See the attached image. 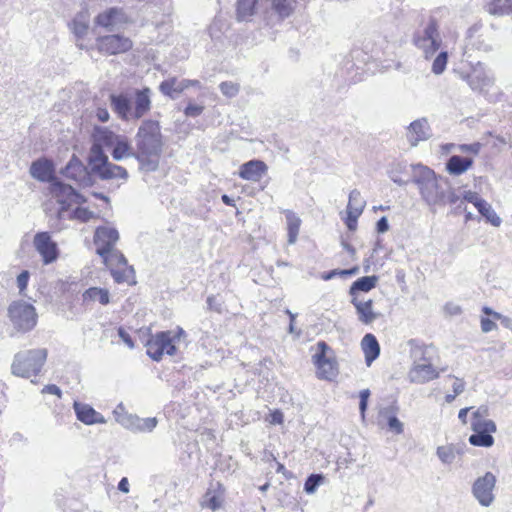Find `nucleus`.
Here are the masks:
<instances>
[{
  "instance_id": "1",
  "label": "nucleus",
  "mask_w": 512,
  "mask_h": 512,
  "mask_svg": "<svg viewBox=\"0 0 512 512\" xmlns=\"http://www.w3.org/2000/svg\"><path fill=\"white\" fill-rule=\"evenodd\" d=\"M410 167L411 183L417 187L421 200L431 211L460 200L446 177L437 175L434 170L422 164H412Z\"/></svg>"
},
{
  "instance_id": "2",
  "label": "nucleus",
  "mask_w": 512,
  "mask_h": 512,
  "mask_svg": "<svg viewBox=\"0 0 512 512\" xmlns=\"http://www.w3.org/2000/svg\"><path fill=\"white\" fill-rule=\"evenodd\" d=\"M135 158L140 168L146 172H154L159 167L163 149L160 124L156 120H144L135 135Z\"/></svg>"
},
{
  "instance_id": "3",
  "label": "nucleus",
  "mask_w": 512,
  "mask_h": 512,
  "mask_svg": "<svg viewBox=\"0 0 512 512\" xmlns=\"http://www.w3.org/2000/svg\"><path fill=\"white\" fill-rule=\"evenodd\" d=\"M47 355L48 352L45 348L18 352L11 365L12 374L22 378L37 376L46 362Z\"/></svg>"
},
{
  "instance_id": "4",
  "label": "nucleus",
  "mask_w": 512,
  "mask_h": 512,
  "mask_svg": "<svg viewBox=\"0 0 512 512\" xmlns=\"http://www.w3.org/2000/svg\"><path fill=\"white\" fill-rule=\"evenodd\" d=\"M184 334L185 331L178 328L177 331H161L152 335L146 343L147 355L154 361H160L164 354L174 355L176 353V343L180 341Z\"/></svg>"
},
{
  "instance_id": "5",
  "label": "nucleus",
  "mask_w": 512,
  "mask_h": 512,
  "mask_svg": "<svg viewBox=\"0 0 512 512\" xmlns=\"http://www.w3.org/2000/svg\"><path fill=\"white\" fill-rule=\"evenodd\" d=\"M413 42L422 50L425 58L433 56L442 44L437 20L433 17L429 18L425 26L414 34Z\"/></svg>"
},
{
  "instance_id": "6",
  "label": "nucleus",
  "mask_w": 512,
  "mask_h": 512,
  "mask_svg": "<svg viewBox=\"0 0 512 512\" xmlns=\"http://www.w3.org/2000/svg\"><path fill=\"white\" fill-rule=\"evenodd\" d=\"M8 316L14 328L20 332L32 330L37 323L34 306L24 301L13 302L8 308Z\"/></svg>"
},
{
  "instance_id": "7",
  "label": "nucleus",
  "mask_w": 512,
  "mask_h": 512,
  "mask_svg": "<svg viewBox=\"0 0 512 512\" xmlns=\"http://www.w3.org/2000/svg\"><path fill=\"white\" fill-rule=\"evenodd\" d=\"M50 191L52 195L57 198V202L60 205L58 211L59 217H63L64 212H66L72 204H82L86 202V199L71 185L62 183L57 179L51 183Z\"/></svg>"
},
{
  "instance_id": "8",
  "label": "nucleus",
  "mask_w": 512,
  "mask_h": 512,
  "mask_svg": "<svg viewBox=\"0 0 512 512\" xmlns=\"http://www.w3.org/2000/svg\"><path fill=\"white\" fill-rule=\"evenodd\" d=\"M496 482V476L489 471L483 476L476 478L473 482L471 493L481 506L490 507L493 504Z\"/></svg>"
},
{
  "instance_id": "9",
  "label": "nucleus",
  "mask_w": 512,
  "mask_h": 512,
  "mask_svg": "<svg viewBox=\"0 0 512 512\" xmlns=\"http://www.w3.org/2000/svg\"><path fill=\"white\" fill-rule=\"evenodd\" d=\"M329 350L330 347L325 341L317 343V352L313 355V362L317 367V377L319 379L332 380L337 375L335 364L326 355Z\"/></svg>"
},
{
  "instance_id": "10",
  "label": "nucleus",
  "mask_w": 512,
  "mask_h": 512,
  "mask_svg": "<svg viewBox=\"0 0 512 512\" xmlns=\"http://www.w3.org/2000/svg\"><path fill=\"white\" fill-rule=\"evenodd\" d=\"M119 239L118 231L113 227L100 226L94 234V244L96 245L97 254L106 260L108 254L113 250L114 245Z\"/></svg>"
},
{
  "instance_id": "11",
  "label": "nucleus",
  "mask_w": 512,
  "mask_h": 512,
  "mask_svg": "<svg viewBox=\"0 0 512 512\" xmlns=\"http://www.w3.org/2000/svg\"><path fill=\"white\" fill-rule=\"evenodd\" d=\"M33 246L45 265L55 262L59 257L57 243L52 240L49 232H38L33 238Z\"/></svg>"
},
{
  "instance_id": "12",
  "label": "nucleus",
  "mask_w": 512,
  "mask_h": 512,
  "mask_svg": "<svg viewBox=\"0 0 512 512\" xmlns=\"http://www.w3.org/2000/svg\"><path fill=\"white\" fill-rule=\"evenodd\" d=\"M99 52L107 55L125 53L132 48V41L119 34L99 37L96 40Z\"/></svg>"
},
{
  "instance_id": "13",
  "label": "nucleus",
  "mask_w": 512,
  "mask_h": 512,
  "mask_svg": "<svg viewBox=\"0 0 512 512\" xmlns=\"http://www.w3.org/2000/svg\"><path fill=\"white\" fill-rule=\"evenodd\" d=\"M473 434L469 437V443L476 447H491L494 444L492 433L497 430L494 421L471 423Z\"/></svg>"
},
{
  "instance_id": "14",
  "label": "nucleus",
  "mask_w": 512,
  "mask_h": 512,
  "mask_svg": "<svg viewBox=\"0 0 512 512\" xmlns=\"http://www.w3.org/2000/svg\"><path fill=\"white\" fill-rule=\"evenodd\" d=\"M151 94L152 91L148 87L134 91V102L132 103L133 121L141 119L151 110Z\"/></svg>"
},
{
  "instance_id": "15",
  "label": "nucleus",
  "mask_w": 512,
  "mask_h": 512,
  "mask_svg": "<svg viewBox=\"0 0 512 512\" xmlns=\"http://www.w3.org/2000/svg\"><path fill=\"white\" fill-rule=\"evenodd\" d=\"M468 85L477 91H481L484 88L491 87L494 84V78L485 67L478 63L466 76Z\"/></svg>"
},
{
  "instance_id": "16",
  "label": "nucleus",
  "mask_w": 512,
  "mask_h": 512,
  "mask_svg": "<svg viewBox=\"0 0 512 512\" xmlns=\"http://www.w3.org/2000/svg\"><path fill=\"white\" fill-rule=\"evenodd\" d=\"M73 409L76 418L85 425L105 424L107 422L105 417L89 404L75 401Z\"/></svg>"
},
{
  "instance_id": "17",
  "label": "nucleus",
  "mask_w": 512,
  "mask_h": 512,
  "mask_svg": "<svg viewBox=\"0 0 512 512\" xmlns=\"http://www.w3.org/2000/svg\"><path fill=\"white\" fill-rule=\"evenodd\" d=\"M267 165L262 160L253 159L243 163L239 168V177L251 181L258 182L266 174Z\"/></svg>"
},
{
  "instance_id": "18",
  "label": "nucleus",
  "mask_w": 512,
  "mask_h": 512,
  "mask_svg": "<svg viewBox=\"0 0 512 512\" xmlns=\"http://www.w3.org/2000/svg\"><path fill=\"white\" fill-rule=\"evenodd\" d=\"M351 303L356 310L358 321L364 325H370L380 316V314L373 309L372 299L361 300L358 296H354L351 298Z\"/></svg>"
},
{
  "instance_id": "19",
  "label": "nucleus",
  "mask_w": 512,
  "mask_h": 512,
  "mask_svg": "<svg viewBox=\"0 0 512 512\" xmlns=\"http://www.w3.org/2000/svg\"><path fill=\"white\" fill-rule=\"evenodd\" d=\"M409 380L413 383L424 384L439 377V372L432 362L413 365L408 374Z\"/></svg>"
},
{
  "instance_id": "20",
  "label": "nucleus",
  "mask_w": 512,
  "mask_h": 512,
  "mask_svg": "<svg viewBox=\"0 0 512 512\" xmlns=\"http://www.w3.org/2000/svg\"><path fill=\"white\" fill-rule=\"evenodd\" d=\"M110 105L113 112L123 121H133L132 101L127 94H111Z\"/></svg>"
},
{
  "instance_id": "21",
  "label": "nucleus",
  "mask_w": 512,
  "mask_h": 512,
  "mask_svg": "<svg viewBox=\"0 0 512 512\" xmlns=\"http://www.w3.org/2000/svg\"><path fill=\"white\" fill-rule=\"evenodd\" d=\"M126 15L122 9L112 7L98 14L95 23L109 31H112L118 24L125 22Z\"/></svg>"
},
{
  "instance_id": "22",
  "label": "nucleus",
  "mask_w": 512,
  "mask_h": 512,
  "mask_svg": "<svg viewBox=\"0 0 512 512\" xmlns=\"http://www.w3.org/2000/svg\"><path fill=\"white\" fill-rule=\"evenodd\" d=\"M54 172L55 169L53 163L47 159H38L32 162L30 166L31 176L40 182L52 183L54 180H56L54 177Z\"/></svg>"
},
{
  "instance_id": "23",
  "label": "nucleus",
  "mask_w": 512,
  "mask_h": 512,
  "mask_svg": "<svg viewBox=\"0 0 512 512\" xmlns=\"http://www.w3.org/2000/svg\"><path fill=\"white\" fill-rule=\"evenodd\" d=\"M430 137V127L425 118L413 121L408 127L407 138L412 146Z\"/></svg>"
},
{
  "instance_id": "24",
  "label": "nucleus",
  "mask_w": 512,
  "mask_h": 512,
  "mask_svg": "<svg viewBox=\"0 0 512 512\" xmlns=\"http://www.w3.org/2000/svg\"><path fill=\"white\" fill-rule=\"evenodd\" d=\"M408 345L410 346V356L413 360V365L433 361V354L435 350L433 346L420 344L415 339L409 340Z\"/></svg>"
},
{
  "instance_id": "25",
  "label": "nucleus",
  "mask_w": 512,
  "mask_h": 512,
  "mask_svg": "<svg viewBox=\"0 0 512 512\" xmlns=\"http://www.w3.org/2000/svg\"><path fill=\"white\" fill-rule=\"evenodd\" d=\"M115 420L125 429L133 432H139L140 417L135 414L128 413L123 404H119L113 411Z\"/></svg>"
},
{
  "instance_id": "26",
  "label": "nucleus",
  "mask_w": 512,
  "mask_h": 512,
  "mask_svg": "<svg viewBox=\"0 0 512 512\" xmlns=\"http://www.w3.org/2000/svg\"><path fill=\"white\" fill-rule=\"evenodd\" d=\"M115 420L125 429L133 432H139L140 417L135 414L128 413L123 404H119L113 411Z\"/></svg>"
},
{
  "instance_id": "27",
  "label": "nucleus",
  "mask_w": 512,
  "mask_h": 512,
  "mask_svg": "<svg viewBox=\"0 0 512 512\" xmlns=\"http://www.w3.org/2000/svg\"><path fill=\"white\" fill-rule=\"evenodd\" d=\"M98 170L94 172L101 180L111 179H124L128 178L127 170L119 165L109 162V160L101 167H97Z\"/></svg>"
},
{
  "instance_id": "28",
  "label": "nucleus",
  "mask_w": 512,
  "mask_h": 512,
  "mask_svg": "<svg viewBox=\"0 0 512 512\" xmlns=\"http://www.w3.org/2000/svg\"><path fill=\"white\" fill-rule=\"evenodd\" d=\"M188 87L189 82H186V79L178 80L172 77L162 81L159 85V90L163 95L176 99Z\"/></svg>"
},
{
  "instance_id": "29",
  "label": "nucleus",
  "mask_w": 512,
  "mask_h": 512,
  "mask_svg": "<svg viewBox=\"0 0 512 512\" xmlns=\"http://www.w3.org/2000/svg\"><path fill=\"white\" fill-rule=\"evenodd\" d=\"M361 347L365 356V362L367 366H370L372 362L379 357L380 354V345L378 340L373 334L367 333L362 338Z\"/></svg>"
},
{
  "instance_id": "30",
  "label": "nucleus",
  "mask_w": 512,
  "mask_h": 512,
  "mask_svg": "<svg viewBox=\"0 0 512 512\" xmlns=\"http://www.w3.org/2000/svg\"><path fill=\"white\" fill-rule=\"evenodd\" d=\"M61 173L69 179L75 180L76 182L83 181L87 176L85 166L73 156L66 166L61 170Z\"/></svg>"
},
{
  "instance_id": "31",
  "label": "nucleus",
  "mask_w": 512,
  "mask_h": 512,
  "mask_svg": "<svg viewBox=\"0 0 512 512\" xmlns=\"http://www.w3.org/2000/svg\"><path fill=\"white\" fill-rule=\"evenodd\" d=\"M473 165L471 157L452 155L446 162V170L451 175H461Z\"/></svg>"
},
{
  "instance_id": "32",
  "label": "nucleus",
  "mask_w": 512,
  "mask_h": 512,
  "mask_svg": "<svg viewBox=\"0 0 512 512\" xmlns=\"http://www.w3.org/2000/svg\"><path fill=\"white\" fill-rule=\"evenodd\" d=\"M82 301L84 305H90L95 302L107 305L110 302V294L105 288L91 287L83 292Z\"/></svg>"
},
{
  "instance_id": "33",
  "label": "nucleus",
  "mask_w": 512,
  "mask_h": 512,
  "mask_svg": "<svg viewBox=\"0 0 512 512\" xmlns=\"http://www.w3.org/2000/svg\"><path fill=\"white\" fill-rule=\"evenodd\" d=\"M121 135L115 134L113 131L105 127H96L93 133V143L104 148H110L115 145Z\"/></svg>"
},
{
  "instance_id": "34",
  "label": "nucleus",
  "mask_w": 512,
  "mask_h": 512,
  "mask_svg": "<svg viewBox=\"0 0 512 512\" xmlns=\"http://www.w3.org/2000/svg\"><path fill=\"white\" fill-rule=\"evenodd\" d=\"M377 282L378 277L376 275L360 277L350 286L349 294L353 298L357 296L358 292H369L376 287Z\"/></svg>"
},
{
  "instance_id": "35",
  "label": "nucleus",
  "mask_w": 512,
  "mask_h": 512,
  "mask_svg": "<svg viewBox=\"0 0 512 512\" xmlns=\"http://www.w3.org/2000/svg\"><path fill=\"white\" fill-rule=\"evenodd\" d=\"M112 157L116 161H120L124 158L134 157L135 151H133L129 140L127 137L121 135L119 139L116 141L112 150Z\"/></svg>"
},
{
  "instance_id": "36",
  "label": "nucleus",
  "mask_w": 512,
  "mask_h": 512,
  "mask_svg": "<svg viewBox=\"0 0 512 512\" xmlns=\"http://www.w3.org/2000/svg\"><path fill=\"white\" fill-rule=\"evenodd\" d=\"M396 409L393 406L385 407L380 410L379 416L387 420L389 429L395 434H402L404 431L403 423L395 415Z\"/></svg>"
},
{
  "instance_id": "37",
  "label": "nucleus",
  "mask_w": 512,
  "mask_h": 512,
  "mask_svg": "<svg viewBox=\"0 0 512 512\" xmlns=\"http://www.w3.org/2000/svg\"><path fill=\"white\" fill-rule=\"evenodd\" d=\"M258 0H238L236 18L238 21H249L255 14Z\"/></svg>"
},
{
  "instance_id": "38",
  "label": "nucleus",
  "mask_w": 512,
  "mask_h": 512,
  "mask_svg": "<svg viewBox=\"0 0 512 512\" xmlns=\"http://www.w3.org/2000/svg\"><path fill=\"white\" fill-rule=\"evenodd\" d=\"M295 9V0H272V10L277 16V22L289 17Z\"/></svg>"
},
{
  "instance_id": "39",
  "label": "nucleus",
  "mask_w": 512,
  "mask_h": 512,
  "mask_svg": "<svg viewBox=\"0 0 512 512\" xmlns=\"http://www.w3.org/2000/svg\"><path fill=\"white\" fill-rule=\"evenodd\" d=\"M69 28L78 41L83 39L89 29V23L86 15L83 13L77 14L69 24Z\"/></svg>"
},
{
  "instance_id": "40",
  "label": "nucleus",
  "mask_w": 512,
  "mask_h": 512,
  "mask_svg": "<svg viewBox=\"0 0 512 512\" xmlns=\"http://www.w3.org/2000/svg\"><path fill=\"white\" fill-rule=\"evenodd\" d=\"M288 230V243L294 244L297 240L301 225L300 218L291 210H285Z\"/></svg>"
},
{
  "instance_id": "41",
  "label": "nucleus",
  "mask_w": 512,
  "mask_h": 512,
  "mask_svg": "<svg viewBox=\"0 0 512 512\" xmlns=\"http://www.w3.org/2000/svg\"><path fill=\"white\" fill-rule=\"evenodd\" d=\"M88 160L91 171L94 173L96 170H98L97 167H101L108 161V156L104 153L102 147L93 143L90 148Z\"/></svg>"
},
{
  "instance_id": "42",
  "label": "nucleus",
  "mask_w": 512,
  "mask_h": 512,
  "mask_svg": "<svg viewBox=\"0 0 512 512\" xmlns=\"http://www.w3.org/2000/svg\"><path fill=\"white\" fill-rule=\"evenodd\" d=\"M366 206V200L361 196V193L357 189H353L349 194V200L347 204L346 212H352L354 214H362Z\"/></svg>"
},
{
  "instance_id": "43",
  "label": "nucleus",
  "mask_w": 512,
  "mask_h": 512,
  "mask_svg": "<svg viewBox=\"0 0 512 512\" xmlns=\"http://www.w3.org/2000/svg\"><path fill=\"white\" fill-rule=\"evenodd\" d=\"M111 275L115 282L117 283H134V269L132 266H122V267H111L109 268Z\"/></svg>"
},
{
  "instance_id": "44",
  "label": "nucleus",
  "mask_w": 512,
  "mask_h": 512,
  "mask_svg": "<svg viewBox=\"0 0 512 512\" xmlns=\"http://www.w3.org/2000/svg\"><path fill=\"white\" fill-rule=\"evenodd\" d=\"M476 209L491 225L495 227H499L501 225V218L497 215L492 206L486 200L478 203Z\"/></svg>"
},
{
  "instance_id": "45",
  "label": "nucleus",
  "mask_w": 512,
  "mask_h": 512,
  "mask_svg": "<svg viewBox=\"0 0 512 512\" xmlns=\"http://www.w3.org/2000/svg\"><path fill=\"white\" fill-rule=\"evenodd\" d=\"M457 453L458 451L456 450L455 446L451 444L439 446L436 450L438 458L443 464L446 465H450L454 462Z\"/></svg>"
},
{
  "instance_id": "46",
  "label": "nucleus",
  "mask_w": 512,
  "mask_h": 512,
  "mask_svg": "<svg viewBox=\"0 0 512 512\" xmlns=\"http://www.w3.org/2000/svg\"><path fill=\"white\" fill-rule=\"evenodd\" d=\"M106 260H103L105 265L108 268L113 267V265H116L117 267H122L127 265V259L125 256L118 250H112L109 254Z\"/></svg>"
},
{
  "instance_id": "47",
  "label": "nucleus",
  "mask_w": 512,
  "mask_h": 512,
  "mask_svg": "<svg viewBox=\"0 0 512 512\" xmlns=\"http://www.w3.org/2000/svg\"><path fill=\"white\" fill-rule=\"evenodd\" d=\"M324 476L322 474H311L307 477L304 483V491L307 494H313L317 488L322 484Z\"/></svg>"
},
{
  "instance_id": "48",
  "label": "nucleus",
  "mask_w": 512,
  "mask_h": 512,
  "mask_svg": "<svg viewBox=\"0 0 512 512\" xmlns=\"http://www.w3.org/2000/svg\"><path fill=\"white\" fill-rule=\"evenodd\" d=\"M448 62V54L445 51L440 52L432 64V72L436 75L442 74Z\"/></svg>"
},
{
  "instance_id": "49",
  "label": "nucleus",
  "mask_w": 512,
  "mask_h": 512,
  "mask_svg": "<svg viewBox=\"0 0 512 512\" xmlns=\"http://www.w3.org/2000/svg\"><path fill=\"white\" fill-rule=\"evenodd\" d=\"M201 506L203 508H209V509L215 511L216 509L220 508L221 499L216 494L208 491L205 494L203 501L201 502Z\"/></svg>"
},
{
  "instance_id": "50",
  "label": "nucleus",
  "mask_w": 512,
  "mask_h": 512,
  "mask_svg": "<svg viewBox=\"0 0 512 512\" xmlns=\"http://www.w3.org/2000/svg\"><path fill=\"white\" fill-rule=\"evenodd\" d=\"M219 88L222 94L229 98L235 97L239 92V85L231 81L220 83Z\"/></svg>"
},
{
  "instance_id": "51",
  "label": "nucleus",
  "mask_w": 512,
  "mask_h": 512,
  "mask_svg": "<svg viewBox=\"0 0 512 512\" xmlns=\"http://www.w3.org/2000/svg\"><path fill=\"white\" fill-rule=\"evenodd\" d=\"M158 424L156 417L140 418L139 419V432L146 433L152 432Z\"/></svg>"
},
{
  "instance_id": "52",
  "label": "nucleus",
  "mask_w": 512,
  "mask_h": 512,
  "mask_svg": "<svg viewBox=\"0 0 512 512\" xmlns=\"http://www.w3.org/2000/svg\"><path fill=\"white\" fill-rule=\"evenodd\" d=\"M489 416V408L486 405H481L477 408L472 414V421L471 423H475L477 421L479 422H489L490 419H486V417Z\"/></svg>"
},
{
  "instance_id": "53",
  "label": "nucleus",
  "mask_w": 512,
  "mask_h": 512,
  "mask_svg": "<svg viewBox=\"0 0 512 512\" xmlns=\"http://www.w3.org/2000/svg\"><path fill=\"white\" fill-rule=\"evenodd\" d=\"M402 166L400 164H398L396 166V168H393L389 171V177L390 179L397 185L399 186H405L407 185L409 182H411V179L410 180H404L400 175V170H401Z\"/></svg>"
},
{
  "instance_id": "54",
  "label": "nucleus",
  "mask_w": 512,
  "mask_h": 512,
  "mask_svg": "<svg viewBox=\"0 0 512 512\" xmlns=\"http://www.w3.org/2000/svg\"><path fill=\"white\" fill-rule=\"evenodd\" d=\"M71 217L85 222L92 217V212L86 208L78 207L73 210Z\"/></svg>"
},
{
  "instance_id": "55",
  "label": "nucleus",
  "mask_w": 512,
  "mask_h": 512,
  "mask_svg": "<svg viewBox=\"0 0 512 512\" xmlns=\"http://www.w3.org/2000/svg\"><path fill=\"white\" fill-rule=\"evenodd\" d=\"M29 278H30V273L27 270H23L17 276V287L19 288L20 293H23V291L27 288Z\"/></svg>"
},
{
  "instance_id": "56",
  "label": "nucleus",
  "mask_w": 512,
  "mask_h": 512,
  "mask_svg": "<svg viewBox=\"0 0 512 512\" xmlns=\"http://www.w3.org/2000/svg\"><path fill=\"white\" fill-rule=\"evenodd\" d=\"M203 110H204L203 106L189 103L184 110V114L187 117H197L202 114Z\"/></svg>"
},
{
  "instance_id": "57",
  "label": "nucleus",
  "mask_w": 512,
  "mask_h": 512,
  "mask_svg": "<svg viewBox=\"0 0 512 512\" xmlns=\"http://www.w3.org/2000/svg\"><path fill=\"white\" fill-rule=\"evenodd\" d=\"M463 200L472 203L476 208L478 203L484 201L483 198L479 197L478 193L473 191H466L463 195Z\"/></svg>"
},
{
  "instance_id": "58",
  "label": "nucleus",
  "mask_w": 512,
  "mask_h": 512,
  "mask_svg": "<svg viewBox=\"0 0 512 512\" xmlns=\"http://www.w3.org/2000/svg\"><path fill=\"white\" fill-rule=\"evenodd\" d=\"M360 214H354L352 212H347V217L345 220V224L350 231H355L357 228V220Z\"/></svg>"
},
{
  "instance_id": "59",
  "label": "nucleus",
  "mask_w": 512,
  "mask_h": 512,
  "mask_svg": "<svg viewBox=\"0 0 512 512\" xmlns=\"http://www.w3.org/2000/svg\"><path fill=\"white\" fill-rule=\"evenodd\" d=\"M118 336L120 339L129 347L134 348V342L132 340V337L129 335V333L122 327H119L118 330Z\"/></svg>"
},
{
  "instance_id": "60",
  "label": "nucleus",
  "mask_w": 512,
  "mask_h": 512,
  "mask_svg": "<svg viewBox=\"0 0 512 512\" xmlns=\"http://www.w3.org/2000/svg\"><path fill=\"white\" fill-rule=\"evenodd\" d=\"M497 328V325L494 321H492L489 318H482L481 319V330L484 333H488L492 330H495Z\"/></svg>"
},
{
  "instance_id": "61",
  "label": "nucleus",
  "mask_w": 512,
  "mask_h": 512,
  "mask_svg": "<svg viewBox=\"0 0 512 512\" xmlns=\"http://www.w3.org/2000/svg\"><path fill=\"white\" fill-rule=\"evenodd\" d=\"M207 305L210 310L221 312V303L218 302L216 296L211 295L207 298Z\"/></svg>"
},
{
  "instance_id": "62",
  "label": "nucleus",
  "mask_w": 512,
  "mask_h": 512,
  "mask_svg": "<svg viewBox=\"0 0 512 512\" xmlns=\"http://www.w3.org/2000/svg\"><path fill=\"white\" fill-rule=\"evenodd\" d=\"M389 229V223L387 217H381L376 223V230L378 233H385Z\"/></svg>"
},
{
  "instance_id": "63",
  "label": "nucleus",
  "mask_w": 512,
  "mask_h": 512,
  "mask_svg": "<svg viewBox=\"0 0 512 512\" xmlns=\"http://www.w3.org/2000/svg\"><path fill=\"white\" fill-rule=\"evenodd\" d=\"M481 145L480 143H473V144H465L461 146V151L463 152H470L473 154H478L480 151Z\"/></svg>"
},
{
  "instance_id": "64",
  "label": "nucleus",
  "mask_w": 512,
  "mask_h": 512,
  "mask_svg": "<svg viewBox=\"0 0 512 512\" xmlns=\"http://www.w3.org/2000/svg\"><path fill=\"white\" fill-rule=\"evenodd\" d=\"M42 393L57 395L58 397H61V394H62L60 388L54 384L46 385L43 388Z\"/></svg>"
}]
</instances>
